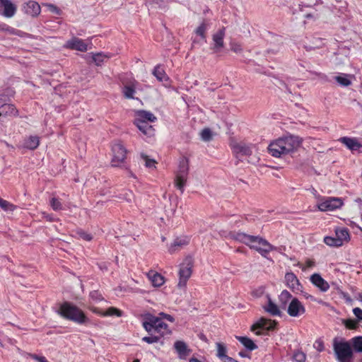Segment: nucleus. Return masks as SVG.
<instances>
[{
    "mask_svg": "<svg viewBox=\"0 0 362 362\" xmlns=\"http://www.w3.org/2000/svg\"><path fill=\"white\" fill-rule=\"evenodd\" d=\"M189 362H201V361L196 358H190Z\"/></svg>",
    "mask_w": 362,
    "mask_h": 362,
    "instance_id": "59",
    "label": "nucleus"
},
{
    "mask_svg": "<svg viewBox=\"0 0 362 362\" xmlns=\"http://www.w3.org/2000/svg\"><path fill=\"white\" fill-rule=\"evenodd\" d=\"M256 334L259 335L261 334V332L259 331L256 332Z\"/></svg>",
    "mask_w": 362,
    "mask_h": 362,
    "instance_id": "63",
    "label": "nucleus"
},
{
    "mask_svg": "<svg viewBox=\"0 0 362 362\" xmlns=\"http://www.w3.org/2000/svg\"><path fill=\"white\" fill-rule=\"evenodd\" d=\"M313 346L318 351H320V352L322 351L325 349L324 342H323L322 339H318L315 340V341L314 342Z\"/></svg>",
    "mask_w": 362,
    "mask_h": 362,
    "instance_id": "47",
    "label": "nucleus"
},
{
    "mask_svg": "<svg viewBox=\"0 0 362 362\" xmlns=\"http://www.w3.org/2000/svg\"><path fill=\"white\" fill-rule=\"evenodd\" d=\"M0 207L5 211H13L16 206L11 202L0 197Z\"/></svg>",
    "mask_w": 362,
    "mask_h": 362,
    "instance_id": "36",
    "label": "nucleus"
},
{
    "mask_svg": "<svg viewBox=\"0 0 362 362\" xmlns=\"http://www.w3.org/2000/svg\"><path fill=\"white\" fill-rule=\"evenodd\" d=\"M40 139L37 136H30L25 139L23 144V147L30 150H34L38 147Z\"/></svg>",
    "mask_w": 362,
    "mask_h": 362,
    "instance_id": "28",
    "label": "nucleus"
},
{
    "mask_svg": "<svg viewBox=\"0 0 362 362\" xmlns=\"http://www.w3.org/2000/svg\"><path fill=\"white\" fill-rule=\"evenodd\" d=\"M174 348L180 359H186L191 352V350L188 349L186 343L183 341H176L174 344Z\"/></svg>",
    "mask_w": 362,
    "mask_h": 362,
    "instance_id": "22",
    "label": "nucleus"
},
{
    "mask_svg": "<svg viewBox=\"0 0 362 362\" xmlns=\"http://www.w3.org/2000/svg\"><path fill=\"white\" fill-rule=\"evenodd\" d=\"M335 81L341 86H348L351 84V81L348 78V75L341 74L335 76Z\"/></svg>",
    "mask_w": 362,
    "mask_h": 362,
    "instance_id": "35",
    "label": "nucleus"
},
{
    "mask_svg": "<svg viewBox=\"0 0 362 362\" xmlns=\"http://www.w3.org/2000/svg\"><path fill=\"white\" fill-rule=\"evenodd\" d=\"M153 75L161 82L167 81L169 78L167 76L165 70L161 67L160 65H157L155 66L153 71Z\"/></svg>",
    "mask_w": 362,
    "mask_h": 362,
    "instance_id": "30",
    "label": "nucleus"
},
{
    "mask_svg": "<svg viewBox=\"0 0 362 362\" xmlns=\"http://www.w3.org/2000/svg\"><path fill=\"white\" fill-rule=\"evenodd\" d=\"M112 158L111 165L113 167H119L126 159L127 150L119 142L115 143L112 146Z\"/></svg>",
    "mask_w": 362,
    "mask_h": 362,
    "instance_id": "9",
    "label": "nucleus"
},
{
    "mask_svg": "<svg viewBox=\"0 0 362 362\" xmlns=\"http://www.w3.org/2000/svg\"><path fill=\"white\" fill-rule=\"evenodd\" d=\"M58 314L63 318L79 325L87 323L89 321L82 310L69 302H64L60 305Z\"/></svg>",
    "mask_w": 362,
    "mask_h": 362,
    "instance_id": "3",
    "label": "nucleus"
},
{
    "mask_svg": "<svg viewBox=\"0 0 362 362\" xmlns=\"http://www.w3.org/2000/svg\"><path fill=\"white\" fill-rule=\"evenodd\" d=\"M236 339L248 350L253 351L257 348L254 341L247 337H236Z\"/></svg>",
    "mask_w": 362,
    "mask_h": 362,
    "instance_id": "32",
    "label": "nucleus"
},
{
    "mask_svg": "<svg viewBox=\"0 0 362 362\" xmlns=\"http://www.w3.org/2000/svg\"><path fill=\"white\" fill-rule=\"evenodd\" d=\"M0 30L1 31H5V32H7L11 35H19V36H21V31L16 29V28H13L5 23H3V24H1L0 25Z\"/></svg>",
    "mask_w": 362,
    "mask_h": 362,
    "instance_id": "37",
    "label": "nucleus"
},
{
    "mask_svg": "<svg viewBox=\"0 0 362 362\" xmlns=\"http://www.w3.org/2000/svg\"><path fill=\"white\" fill-rule=\"evenodd\" d=\"M148 277L155 287L161 286L165 283L164 277L157 272L153 271L149 272L148 273Z\"/></svg>",
    "mask_w": 362,
    "mask_h": 362,
    "instance_id": "27",
    "label": "nucleus"
},
{
    "mask_svg": "<svg viewBox=\"0 0 362 362\" xmlns=\"http://www.w3.org/2000/svg\"><path fill=\"white\" fill-rule=\"evenodd\" d=\"M300 144L298 136L290 135L272 141L268 146V151L273 157L280 158L297 149Z\"/></svg>",
    "mask_w": 362,
    "mask_h": 362,
    "instance_id": "2",
    "label": "nucleus"
},
{
    "mask_svg": "<svg viewBox=\"0 0 362 362\" xmlns=\"http://www.w3.org/2000/svg\"><path fill=\"white\" fill-rule=\"evenodd\" d=\"M156 120V117L151 112L138 110L135 113L134 123L143 124V122H154Z\"/></svg>",
    "mask_w": 362,
    "mask_h": 362,
    "instance_id": "15",
    "label": "nucleus"
},
{
    "mask_svg": "<svg viewBox=\"0 0 362 362\" xmlns=\"http://www.w3.org/2000/svg\"><path fill=\"white\" fill-rule=\"evenodd\" d=\"M240 356H242V357H245L246 356V354L243 353V352H240L239 353Z\"/></svg>",
    "mask_w": 362,
    "mask_h": 362,
    "instance_id": "61",
    "label": "nucleus"
},
{
    "mask_svg": "<svg viewBox=\"0 0 362 362\" xmlns=\"http://www.w3.org/2000/svg\"><path fill=\"white\" fill-rule=\"evenodd\" d=\"M90 297L93 300H96V301H100L103 299L102 296L97 291H93L90 292Z\"/></svg>",
    "mask_w": 362,
    "mask_h": 362,
    "instance_id": "52",
    "label": "nucleus"
},
{
    "mask_svg": "<svg viewBox=\"0 0 362 362\" xmlns=\"http://www.w3.org/2000/svg\"><path fill=\"white\" fill-rule=\"evenodd\" d=\"M285 284L293 292L301 291L303 288L296 275L291 272L286 273Z\"/></svg>",
    "mask_w": 362,
    "mask_h": 362,
    "instance_id": "14",
    "label": "nucleus"
},
{
    "mask_svg": "<svg viewBox=\"0 0 362 362\" xmlns=\"http://www.w3.org/2000/svg\"><path fill=\"white\" fill-rule=\"evenodd\" d=\"M124 199L128 202H130L132 201V199L133 197V194L132 192L129 191V192H126L124 194Z\"/></svg>",
    "mask_w": 362,
    "mask_h": 362,
    "instance_id": "58",
    "label": "nucleus"
},
{
    "mask_svg": "<svg viewBox=\"0 0 362 362\" xmlns=\"http://www.w3.org/2000/svg\"><path fill=\"white\" fill-rule=\"evenodd\" d=\"M338 141L351 151L362 148V144H361L359 139L355 137L343 136L339 138Z\"/></svg>",
    "mask_w": 362,
    "mask_h": 362,
    "instance_id": "18",
    "label": "nucleus"
},
{
    "mask_svg": "<svg viewBox=\"0 0 362 362\" xmlns=\"http://www.w3.org/2000/svg\"><path fill=\"white\" fill-rule=\"evenodd\" d=\"M276 325V322L271 320L261 318L257 323L252 327V330L255 331L257 329H262L270 330L273 329Z\"/></svg>",
    "mask_w": 362,
    "mask_h": 362,
    "instance_id": "23",
    "label": "nucleus"
},
{
    "mask_svg": "<svg viewBox=\"0 0 362 362\" xmlns=\"http://www.w3.org/2000/svg\"><path fill=\"white\" fill-rule=\"evenodd\" d=\"M353 313L357 317V320H362V310L359 308L353 309Z\"/></svg>",
    "mask_w": 362,
    "mask_h": 362,
    "instance_id": "54",
    "label": "nucleus"
},
{
    "mask_svg": "<svg viewBox=\"0 0 362 362\" xmlns=\"http://www.w3.org/2000/svg\"><path fill=\"white\" fill-rule=\"evenodd\" d=\"M335 237L341 245L348 242L350 238L349 230L346 228H337L335 230Z\"/></svg>",
    "mask_w": 362,
    "mask_h": 362,
    "instance_id": "25",
    "label": "nucleus"
},
{
    "mask_svg": "<svg viewBox=\"0 0 362 362\" xmlns=\"http://www.w3.org/2000/svg\"><path fill=\"white\" fill-rule=\"evenodd\" d=\"M17 7L11 0H0V15L12 18L16 13Z\"/></svg>",
    "mask_w": 362,
    "mask_h": 362,
    "instance_id": "13",
    "label": "nucleus"
},
{
    "mask_svg": "<svg viewBox=\"0 0 362 362\" xmlns=\"http://www.w3.org/2000/svg\"><path fill=\"white\" fill-rule=\"evenodd\" d=\"M305 313V308L297 298H293L287 308V313L293 317H298Z\"/></svg>",
    "mask_w": 362,
    "mask_h": 362,
    "instance_id": "11",
    "label": "nucleus"
},
{
    "mask_svg": "<svg viewBox=\"0 0 362 362\" xmlns=\"http://www.w3.org/2000/svg\"><path fill=\"white\" fill-rule=\"evenodd\" d=\"M159 315L170 322H173L175 321V318L170 315L164 313H160Z\"/></svg>",
    "mask_w": 362,
    "mask_h": 362,
    "instance_id": "56",
    "label": "nucleus"
},
{
    "mask_svg": "<svg viewBox=\"0 0 362 362\" xmlns=\"http://www.w3.org/2000/svg\"><path fill=\"white\" fill-rule=\"evenodd\" d=\"M22 9L25 14L33 18L38 16L41 12L40 4L35 1H30L23 4Z\"/></svg>",
    "mask_w": 362,
    "mask_h": 362,
    "instance_id": "16",
    "label": "nucleus"
},
{
    "mask_svg": "<svg viewBox=\"0 0 362 362\" xmlns=\"http://www.w3.org/2000/svg\"><path fill=\"white\" fill-rule=\"evenodd\" d=\"M189 242L190 237L188 235H181L175 238L173 242L168 247V252L174 254L188 245Z\"/></svg>",
    "mask_w": 362,
    "mask_h": 362,
    "instance_id": "12",
    "label": "nucleus"
},
{
    "mask_svg": "<svg viewBox=\"0 0 362 362\" xmlns=\"http://www.w3.org/2000/svg\"><path fill=\"white\" fill-rule=\"evenodd\" d=\"M225 36V28H222L213 35L214 47L215 52H219L223 47V38Z\"/></svg>",
    "mask_w": 362,
    "mask_h": 362,
    "instance_id": "21",
    "label": "nucleus"
},
{
    "mask_svg": "<svg viewBox=\"0 0 362 362\" xmlns=\"http://www.w3.org/2000/svg\"><path fill=\"white\" fill-rule=\"evenodd\" d=\"M201 138L204 141H210L212 138L211 131L209 128L204 129L200 133Z\"/></svg>",
    "mask_w": 362,
    "mask_h": 362,
    "instance_id": "44",
    "label": "nucleus"
},
{
    "mask_svg": "<svg viewBox=\"0 0 362 362\" xmlns=\"http://www.w3.org/2000/svg\"><path fill=\"white\" fill-rule=\"evenodd\" d=\"M343 324L345 327L350 329H355L358 326V322L354 319H346L343 320Z\"/></svg>",
    "mask_w": 362,
    "mask_h": 362,
    "instance_id": "39",
    "label": "nucleus"
},
{
    "mask_svg": "<svg viewBox=\"0 0 362 362\" xmlns=\"http://www.w3.org/2000/svg\"><path fill=\"white\" fill-rule=\"evenodd\" d=\"M233 152L237 157L248 156L252 154V146L247 145L244 143H237L232 146Z\"/></svg>",
    "mask_w": 362,
    "mask_h": 362,
    "instance_id": "19",
    "label": "nucleus"
},
{
    "mask_svg": "<svg viewBox=\"0 0 362 362\" xmlns=\"http://www.w3.org/2000/svg\"><path fill=\"white\" fill-rule=\"evenodd\" d=\"M324 243L330 247H340L341 246L339 241L337 240L336 237L326 236L324 238Z\"/></svg>",
    "mask_w": 362,
    "mask_h": 362,
    "instance_id": "38",
    "label": "nucleus"
},
{
    "mask_svg": "<svg viewBox=\"0 0 362 362\" xmlns=\"http://www.w3.org/2000/svg\"><path fill=\"white\" fill-rule=\"evenodd\" d=\"M333 348L338 362H353L354 354L349 342L338 341L334 339Z\"/></svg>",
    "mask_w": 362,
    "mask_h": 362,
    "instance_id": "4",
    "label": "nucleus"
},
{
    "mask_svg": "<svg viewBox=\"0 0 362 362\" xmlns=\"http://www.w3.org/2000/svg\"><path fill=\"white\" fill-rule=\"evenodd\" d=\"M42 215L43 218L46 219L47 221H48L49 222H52V221H55V219L54 218L52 215L49 214L46 212H42Z\"/></svg>",
    "mask_w": 362,
    "mask_h": 362,
    "instance_id": "57",
    "label": "nucleus"
},
{
    "mask_svg": "<svg viewBox=\"0 0 362 362\" xmlns=\"http://www.w3.org/2000/svg\"><path fill=\"white\" fill-rule=\"evenodd\" d=\"M192 258L191 257H186L180 267L179 282L177 284L179 288H184L186 286L187 282L192 275Z\"/></svg>",
    "mask_w": 362,
    "mask_h": 362,
    "instance_id": "7",
    "label": "nucleus"
},
{
    "mask_svg": "<svg viewBox=\"0 0 362 362\" xmlns=\"http://www.w3.org/2000/svg\"><path fill=\"white\" fill-rule=\"evenodd\" d=\"M344 204L341 198L327 197L317 204V208L321 211H332L340 209Z\"/></svg>",
    "mask_w": 362,
    "mask_h": 362,
    "instance_id": "10",
    "label": "nucleus"
},
{
    "mask_svg": "<svg viewBox=\"0 0 362 362\" xmlns=\"http://www.w3.org/2000/svg\"><path fill=\"white\" fill-rule=\"evenodd\" d=\"M264 308L272 315L279 316L281 315L279 307L271 300V298H269L268 303Z\"/></svg>",
    "mask_w": 362,
    "mask_h": 362,
    "instance_id": "31",
    "label": "nucleus"
},
{
    "mask_svg": "<svg viewBox=\"0 0 362 362\" xmlns=\"http://www.w3.org/2000/svg\"><path fill=\"white\" fill-rule=\"evenodd\" d=\"M231 238L247 245L250 249L256 250L264 257H267L271 251L276 250L275 246L259 235H250L243 232H237L232 233Z\"/></svg>",
    "mask_w": 362,
    "mask_h": 362,
    "instance_id": "1",
    "label": "nucleus"
},
{
    "mask_svg": "<svg viewBox=\"0 0 362 362\" xmlns=\"http://www.w3.org/2000/svg\"><path fill=\"white\" fill-rule=\"evenodd\" d=\"M291 294L287 290L282 291L279 296L281 308L286 309L287 303L290 300H291Z\"/></svg>",
    "mask_w": 362,
    "mask_h": 362,
    "instance_id": "33",
    "label": "nucleus"
},
{
    "mask_svg": "<svg viewBox=\"0 0 362 362\" xmlns=\"http://www.w3.org/2000/svg\"><path fill=\"white\" fill-rule=\"evenodd\" d=\"M30 356L37 362H49L45 356H37L36 354H30Z\"/></svg>",
    "mask_w": 362,
    "mask_h": 362,
    "instance_id": "53",
    "label": "nucleus"
},
{
    "mask_svg": "<svg viewBox=\"0 0 362 362\" xmlns=\"http://www.w3.org/2000/svg\"><path fill=\"white\" fill-rule=\"evenodd\" d=\"M310 280L311 283L317 287L321 291L326 292L329 288V285L319 274L311 275Z\"/></svg>",
    "mask_w": 362,
    "mask_h": 362,
    "instance_id": "20",
    "label": "nucleus"
},
{
    "mask_svg": "<svg viewBox=\"0 0 362 362\" xmlns=\"http://www.w3.org/2000/svg\"><path fill=\"white\" fill-rule=\"evenodd\" d=\"M64 47L80 52H86L88 49V45L83 40L78 37H73L68 40Z\"/></svg>",
    "mask_w": 362,
    "mask_h": 362,
    "instance_id": "17",
    "label": "nucleus"
},
{
    "mask_svg": "<svg viewBox=\"0 0 362 362\" xmlns=\"http://www.w3.org/2000/svg\"><path fill=\"white\" fill-rule=\"evenodd\" d=\"M315 265V262L313 259H308L305 261V266L302 267V270L305 271L307 268L313 267Z\"/></svg>",
    "mask_w": 362,
    "mask_h": 362,
    "instance_id": "55",
    "label": "nucleus"
},
{
    "mask_svg": "<svg viewBox=\"0 0 362 362\" xmlns=\"http://www.w3.org/2000/svg\"><path fill=\"white\" fill-rule=\"evenodd\" d=\"M144 328L148 333L155 331L162 335L168 332V325L163 322L158 317L152 315H147L142 323Z\"/></svg>",
    "mask_w": 362,
    "mask_h": 362,
    "instance_id": "6",
    "label": "nucleus"
},
{
    "mask_svg": "<svg viewBox=\"0 0 362 362\" xmlns=\"http://www.w3.org/2000/svg\"><path fill=\"white\" fill-rule=\"evenodd\" d=\"M50 206L54 211H59L62 209V204L59 199L53 197L50 200Z\"/></svg>",
    "mask_w": 362,
    "mask_h": 362,
    "instance_id": "45",
    "label": "nucleus"
},
{
    "mask_svg": "<svg viewBox=\"0 0 362 362\" xmlns=\"http://www.w3.org/2000/svg\"><path fill=\"white\" fill-rule=\"evenodd\" d=\"M206 30V26L204 23H202L197 29L196 33L197 35L202 37V38L205 39V32Z\"/></svg>",
    "mask_w": 362,
    "mask_h": 362,
    "instance_id": "46",
    "label": "nucleus"
},
{
    "mask_svg": "<svg viewBox=\"0 0 362 362\" xmlns=\"http://www.w3.org/2000/svg\"><path fill=\"white\" fill-rule=\"evenodd\" d=\"M217 357L223 362H233V358L227 356L226 346L220 342L216 343Z\"/></svg>",
    "mask_w": 362,
    "mask_h": 362,
    "instance_id": "24",
    "label": "nucleus"
},
{
    "mask_svg": "<svg viewBox=\"0 0 362 362\" xmlns=\"http://www.w3.org/2000/svg\"><path fill=\"white\" fill-rule=\"evenodd\" d=\"M351 346L356 352L362 353V337H355L351 339Z\"/></svg>",
    "mask_w": 362,
    "mask_h": 362,
    "instance_id": "34",
    "label": "nucleus"
},
{
    "mask_svg": "<svg viewBox=\"0 0 362 362\" xmlns=\"http://www.w3.org/2000/svg\"><path fill=\"white\" fill-rule=\"evenodd\" d=\"M160 337L157 336H151V337H144L142 338V341H145L148 344L156 343L159 341Z\"/></svg>",
    "mask_w": 362,
    "mask_h": 362,
    "instance_id": "48",
    "label": "nucleus"
},
{
    "mask_svg": "<svg viewBox=\"0 0 362 362\" xmlns=\"http://www.w3.org/2000/svg\"><path fill=\"white\" fill-rule=\"evenodd\" d=\"M305 17H306L307 18H313V16L312 14H310V13H308V14H307V15L305 16Z\"/></svg>",
    "mask_w": 362,
    "mask_h": 362,
    "instance_id": "60",
    "label": "nucleus"
},
{
    "mask_svg": "<svg viewBox=\"0 0 362 362\" xmlns=\"http://www.w3.org/2000/svg\"><path fill=\"white\" fill-rule=\"evenodd\" d=\"M141 157L144 160L146 167L148 168H156V162L154 159L149 158L148 156L144 153L141 154Z\"/></svg>",
    "mask_w": 362,
    "mask_h": 362,
    "instance_id": "41",
    "label": "nucleus"
},
{
    "mask_svg": "<svg viewBox=\"0 0 362 362\" xmlns=\"http://www.w3.org/2000/svg\"><path fill=\"white\" fill-rule=\"evenodd\" d=\"M359 300L362 303V294H360L358 296Z\"/></svg>",
    "mask_w": 362,
    "mask_h": 362,
    "instance_id": "62",
    "label": "nucleus"
},
{
    "mask_svg": "<svg viewBox=\"0 0 362 362\" xmlns=\"http://www.w3.org/2000/svg\"><path fill=\"white\" fill-rule=\"evenodd\" d=\"M109 57L102 53H97L93 55V60L97 66H100L104 62L105 59Z\"/></svg>",
    "mask_w": 362,
    "mask_h": 362,
    "instance_id": "42",
    "label": "nucleus"
},
{
    "mask_svg": "<svg viewBox=\"0 0 362 362\" xmlns=\"http://www.w3.org/2000/svg\"><path fill=\"white\" fill-rule=\"evenodd\" d=\"M77 233L81 238H82L86 241H90L93 239V236L90 234H89L83 230H79V231H78Z\"/></svg>",
    "mask_w": 362,
    "mask_h": 362,
    "instance_id": "49",
    "label": "nucleus"
},
{
    "mask_svg": "<svg viewBox=\"0 0 362 362\" xmlns=\"http://www.w3.org/2000/svg\"><path fill=\"white\" fill-rule=\"evenodd\" d=\"M133 362H140V361H139V360L136 359V360H134Z\"/></svg>",
    "mask_w": 362,
    "mask_h": 362,
    "instance_id": "64",
    "label": "nucleus"
},
{
    "mask_svg": "<svg viewBox=\"0 0 362 362\" xmlns=\"http://www.w3.org/2000/svg\"><path fill=\"white\" fill-rule=\"evenodd\" d=\"M230 49L233 52H234L235 53H241L243 51L241 45L236 43V42L230 43Z\"/></svg>",
    "mask_w": 362,
    "mask_h": 362,
    "instance_id": "50",
    "label": "nucleus"
},
{
    "mask_svg": "<svg viewBox=\"0 0 362 362\" xmlns=\"http://www.w3.org/2000/svg\"><path fill=\"white\" fill-rule=\"evenodd\" d=\"M18 110L12 104H4L0 106V117L16 116Z\"/></svg>",
    "mask_w": 362,
    "mask_h": 362,
    "instance_id": "26",
    "label": "nucleus"
},
{
    "mask_svg": "<svg viewBox=\"0 0 362 362\" xmlns=\"http://www.w3.org/2000/svg\"><path fill=\"white\" fill-rule=\"evenodd\" d=\"M43 6L47 7V8L52 12V13H56V14H59L60 13V10L59 8H57L56 6H54V4H42Z\"/></svg>",
    "mask_w": 362,
    "mask_h": 362,
    "instance_id": "51",
    "label": "nucleus"
},
{
    "mask_svg": "<svg viewBox=\"0 0 362 362\" xmlns=\"http://www.w3.org/2000/svg\"><path fill=\"white\" fill-rule=\"evenodd\" d=\"M122 93L126 99H135L136 90L139 89L140 83L134 77H127L122 80Z\"/></svg>",
    "mask_w": 362,
    "mask_h": 362,
    "instance_id": "8",
    "label": "nucleus"
},
{
    "mask_svg": "<svg viewBox=\"0 0 362 362\" xmlns=\"http://www.w3.org/2000/svg\"><path fill=\"white\" fill-rule=\"evenodd\" d=\"M292 358L296 362H305L306 356L303 351L297 350L294 352Z\"/></svg>",
    "mask_w": 362,
    "mask_h": 362,
    "instance_id": "40",
    "label": "nucleus"
},
{
    "mask_svg": "<svg viewBox=\"0 0 362 362\" xmlns=\"http://www.w3.org/2000/svg\"><path fill=\"white\" fill-rule=\"evenodd\" d=\"M137 128L148 137H151L154 135L155 129L149 122H143V124L134 123Z\"/></svg>",
    "mask_w": 362,
    "mask_h": 362,
    "instance_id": "29",
    "label": "nucleus"
},
{
    "mask_svg": "<svg viewBox=\"0 0 362 362\" xmlns=\"http://www.w3.org/2000/svg\"><path fill=\"white\" fill-rule=\"evenodd\" d=\"M103 316L116 315V316L120 317V316H122V311L116 308L110 307L108 309H107V310L103 314Z\"/></svg>",
    "mask_w": 362,
    "mask_h": 362,
    "instance_id": "43",
    "label": "nucleus"
},
{
    "mask_svg": "<svg viewBox=\"0 0 362 362\" xmlns=\"http://www.w3.org/2000/svg\"><path fill=\"white\" fill-rule=\"evenodd\" d=\"M189 174V160L187 158H182L179 161L178 169L175 173L174 180L175 186L183 193Z\"/></svg>",
    "mask_w": 362,
    "mask_h": 362,
    "instance_id": "5",
    "label": "nucleus"
}]
</instances>
